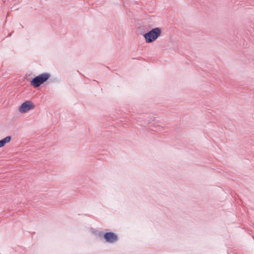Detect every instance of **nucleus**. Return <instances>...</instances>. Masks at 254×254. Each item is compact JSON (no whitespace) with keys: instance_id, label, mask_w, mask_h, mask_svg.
I'll return each mask as SVG.
<instances>
[{"instance_id":"1","label":"nucleus","mask_w":254,"mask_h":254,"mask_svg":"<svg viewBox=\"0 0 254 254\" xmlns=\"http://www.w3.org/2000/svg\"><path fill=\"white\" fill-rule=\"evenodd\" d=\"M161 32V29L157 27L144 34L143 36L146 42L149 43L153 42L160 36Z\"/></svg>"},{"instance_id":"2","label":"nucleus","mask_w":254,"mask_h":254,"mask_svg":"<svg viewBox=\"0 0 254 254\" xmlns=\"http://www.w3.org/2000/svg\"><path fill=\"white\" fill-rule=\"evenodd\" d=\"M50 73L45 72L34 77L31 82V84L34 87H39L46 81L50 77Z\"/></svg>"},{"instance_id":"3","label":"nucleus","mask_w":254,"mask_h":254,"mask_svg":"<svg viewBox=\"0 0 254 254\" xmlns=\"http://www.w3.org/2000/svg\"><path fill=\"white\" fill-rule=\"evenodd\" d=\"M103 238L106 242L110 244L115 243L118 241L117 235L111 232L105 233L103 235Z\"/></svg>"},{"instance_id":"4","label":"nucleus","mask_w":254,"mask_h":254,"mask_svg":"<svg viewBox=\"0 0 254 254\" xmlns=\"http://www.w3.org/2000/svg\"><path fill=\"white\" fill-rule=\"evenodd\" d=\"M34 106L33 103L30 101H27L21 104L19 108V112L21 113H26L33 109Z\"/></svg>"},{"instance_id":"5","label":"nucleus","mask_w":254,"mask_h":254,"mask_svg":"<svg viewBox=\"0 0 254 254\" xmlns=\"http://www.w3.org/2000/svg\"><path fill=\"white\" fill-rule=\"evenodd\" d=\"M11 140V137L7 136L0 140V147L3 146L6 143L9 142Z\"/></svg>"},{"instance_id":"6","label":"nucleus","mask_w":254,"mask_h":254,"mask_svg":"<svg viewBox=\"0 0 254 254\" xmlns=\"http://www.w3.org/2000/svg\"><path fill=\"white\" fill-rule=\"evenodd\" d=\"M151 130H154V131H157V129H154L153 128H151Z\"/></svg>"}]
</instances>
